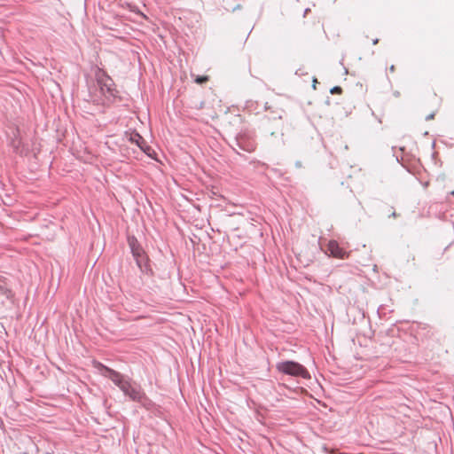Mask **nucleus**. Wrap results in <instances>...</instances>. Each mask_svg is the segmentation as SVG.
<instances>
[{"label":"nucleus","mask_w":454,"mask_h":454,"mask_svg":"<svg viewBox=\"0 0 454 454\" xmlns=\"http://www.w3.org/2000/svg\"><path fill=\"white\" fill-rule=\"evenodd\" d=\"M95 367L102 376L110 379L117 387H119L125 395H128L133 401L140 403L143 402L145 395L139 386L130 382L121 373L101 364L100 363H95Z\"/></svg>","instance_id":"f257e3e1"},{"label":"nucleus","mask_w":454,"mask_h":454,"mask_svg":"<svg viewBox=\"0 0 454 454\" xmlns=\"http://www.w3.org/2000/svg\"><path fill=\"white\" fill-rule=\"evenodd\" d=\"M116 93L113 80L109 76L99 74L96 84L90 91V98L93 103L106 106L114 102Z\"/></svg>","instance_id":"f03ea898"},{"label":"nucleus","mask_w":454,"mask_h":454,"mask_svg":"<svg viewBox=\"0 0 454 454\" xmlns=\"http://www.w3.org/2000/svg\"><path fill=\"white\" fill-rule=\"evenodd\" d=\"M276 367L278 371L287 375L301 377L303 379L310 378L308 370L303 365L294 361L279 362L277 364Z\"/></svg>","instance_id":"7ed1b4c3"},{"label":"nucleus","mask_w":454,"mask_h":454,"mask_svg":"<svg viewBox=\"0 0 454 454\" xmlns=\"http://www.w3.org/2000/svg\"><path fill=\"white\" fill-rule=\"evenodd\" d=\"M129 141L133 144H136L148 156L152 157V153L153 152L150 146L146 145L144 138L137 133H132L129 137Z\"/></svg>","instance_id":"20e7f679"},{"label":"nucleus","mask_w":454,"mask_h":454,"mask_svg":"<svg viewBox=\"0 0 454 454\" xmlns=\"http://www.w3.org/2000/svg\"><path fill=\"white\" fill-rule=\"evenodd\" d=\"M327 251L329 254L336 258H344L346 252L340 247L339 244L335 240H331L327 246Z\"/></svg>","instance_id":"39448f33"},{"label":"nucleus","mask_w":454,"mask_h":454,"mask_svg":"<svg viewBox=\"0 0 454 454\" xmlns=\"http://www.w3.org/2000/svg\"><path fill=\"white\" fill-rule=\"evenodd\" d=\"M207 76H199V77H197V78H196V80H195V82H196L197 83H203V82H207Z\"/></svg>","instance_id":"423d86ee"},{"label":"nucleus","mask_w":454,"mask_h":454,"mask_svg":"<svg viewBox=\"0 0 454 454\" xmlns=\"http://www.w3.org/2000/svg\"><path fill=\"white\" fill-rule=\"evenodd\" d=\"M341 89L340 87H334L331 90V93L340 92Z\"/></svg>","instance_id":"0eeeda50"},{"label":"nucleus","mask_w":454,"mask_h":454,"mask_svg":"<svg viewBox=\"0 0 454 454\" xmlns=\"http://www.w3.org/2000/svg\"><path fill=\"white\" fill-rule=\"evenodd\" d=\"M434 114H429L428 116H427V118H426V119H427V121H429V120L434 119Z\"/></svg>","instance_id":"6e6552de"},{"label":"nucleus","mask_w":454,"mask_h":454,"mask_svg":"<svg viewBox=\"0 0 454 454\" xmlns=\"http://www.w3.org/2000/svg\"><path fill=\"white\" fill-rule=\"evenodd\" d=\"M395 70V67L394 66H391L390 67V71L393 72Z\"/></svg>","instance_id":"1a4fd4ad"},{"label":"nucleus","mask_w":454,"mask_h":454,"mask_svg":"<svg viewBox=\"0 0 454 454\" xmlns=\"http://www.w3.org/2000/svg\"><path fill=\"white\" fill-rule=\"evenodd\" d=\"M5 294H6V297H10V292H9V291H7V292L5 293Z\"/></svg>","instance_id":"9d476101"},{"label":"nucleus","mask_w":454,"mask_h":454,"mask_svg":"<svg viewBox=\"0 0 454 454\" xmlns=\"http://www.w3.org/2000/svg\"><path fill=\"white\" fill-rule=\"evenodd\" d=\"M378 43V39L373 40V44H376Z\"/></svg>","instance_id":"9b49d317"}]
</instances>
